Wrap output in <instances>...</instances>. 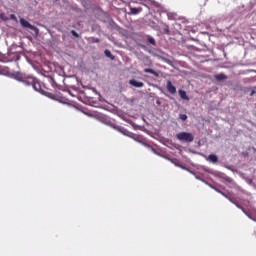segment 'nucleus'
<instances>
[{"label": "nucleus", "mask_w": 256, "mask_h": 256, "mask_svg": "<svg viewBox=\"0 0 256 256\" xmlns=\"http://www.w3.org/2000/svg\"><path fill=\"white\" fill-rule=\"evenodd\" d=\"M178 93L180 99H183V101H189V96H187V92L185 90H179Z\"/></svg>", "instance_id": "obj_8"}, {"label": "nucleus", "mask_w": 256, "mask_h": 256, "mask_svg": "<svg viewBox=\"0 0 256 256\" xmlns=\"http://www.w3.org/2000/svg\"><path fill=\"white\" fill-rule=\"evenodd\" d=\"M71 35H73V37H76V39H78L79 37V34L75 30L71 31Z\"/></svg>", "instance_id": "obj_16"}, {"label": "nucleus", "mask_w": 256, "mask_h": 256, "mask_svg": "<svg viewBox=\"0 0 256 256\" xmlns=\"http://www.w3.org/2000/svg\"><path fill=\"white\" fill-rule=\"evenodd\" d=\"M130 12H128V15H139V13L143 12V8L138 7V8H134V7H129Z\"/></svg>", "instance_id": "obj_5"}, {"label": "nucleus", "mask_w": 256, "mask_h": 256, "mask_svg": "<svg viewBox=\"0 0 256 256\" xmlns=\"http://www.w3.org/2000/svg\"><path fill=\"white\" fill-rule=\"evenodd\" d=\"M14 79L26 85V87H33L34 91L37 93H44L43 88L41 87V82L31 75H27L25 73L16 72L14 74Z\"/></svg>", "instance_id": "obj_1"}, {"label": "nucleus", "mask_w": 256, "mask_h": 256, "mask_svg": "<svg viewBox=\"0 0 256 256\" xmlns=\"http://www.w3.org/2000/svg\"><path fill=\"white\" fill-rule=\"evenodd\" d=\"M144 73H150L151 75H154L155 77H159V73H157L155 70L151 68L144 69Z\"/></svg>", "instance_id": "obj_9"}, {"label": "nucleus", "mask_w": 256, "mask_h": 256, "mask_svg": "<svg viewBox=\"0 0 256 256\" xmlns=\"http://www.w3.org/2000/svg\"><path fill=\"white\" fill-rule=\"evenodd\" d=\"M129 84L132 85V87H144L145 84L143 82H139L135 79L129 80Z\"/></svg>", "instance_id": "obj_6"}, {"label": "nucleus", "mask_w": 256, "mask_h": 256, "mask_svg": "<svg viewBox=\"0 0 256 256\" xmlns=\"http://www.w3.org/2000/svg\"><path fill=\"white\" fill-rule=\"evenodd\" d=\"M148 43H150V45H156L155 38L148 36Z\"/></svg>", "instance_id": "obj_12"}, {"label": "nucleus", "mask_w": 256, "mask_h": 256, "mask_svg": "<svg viewBox=\"0 0 256 256\" xmlns=\"http://www.w3.org/2000/svg\"><path fill=\"white\" fill-rule=\"evenodd\" d=\"M0 18L2 19V21H9V18L5 17V14L3 13L0 14Z\"/></svg>", "instance_id": "obj_15"}, {"label": "nucleus", "mask_w": 256, "mask_h": 256, "mask_svg": "<svg viewBox=\"0 0 256 256\" xmlns=\"http://www.w3.org/2000/svg\"><path fill=\"white\" fill-rule=\"evenodd\" d=\"M176 139H178V141H182L183 143H193L195 137L190 132H180L176 135Z\"/></svg>", "instance_id": "obj_2"}, {"label": "nucleus", "mask_w": 256, "mask_h": 256, "mask_svg": "<svg viewBox=\"0 0 256 256\" xmlns=\"http://www.w3.org/2000/svg\"><path fill=\"white\" fill-rule=\"evenodd\" d=\"M10 19L12 21H17V16H15V14H10Z\"/></svg>", "instance_id": "obj_17"}, {"label": "nucleus", "mask_w": 256, "mask_h": 256, "mask_svg": "<svg viewBox=\"0 0 256 256\" xmlns=\"http://www.w3.org/2000/svg\"><path fill=\"white\" fill-rule=\"evenodd\" d=\"M104 55H106L109 59H115V56H113V54H111L110 50H105L104 51Z\"/></svg>", "instance_id": "obj_11"}, {"label": "nucleus", "mask_w": 256, "mask_h": 256, "mask_svg": "<svg viewBox=\"0 0 256 256\" xmlns=\"http://www.w3.org/2000/svg\"><path fill=\"white\" fill-rule=\"evenodd\" d=\"M215 79H217V81H224V79H227V75H225V74H217L215 76Z\"/></svg>", "instance_id": "obj_10"}, {"label": "nucleus", "mask_w": 256, "mask_h": 256, "mask_svg": "<svg viewBox=\"0 0 256 256\" xmlns=\"http://www.w3.org/2000/svg\"><path fill=\"white\" fill-rule=\"evenodd\" d=\"M233 203L236 205V207H238V209H241V211H243V213H245V215H247V211L245 210V208H243L241 205H239L236 202H233Z\"/></svg>", "instance_id": "obj_13"}, {"label": "nucleus", "mask_w": 256, "mask_h": 256, "mask_svg": "<svg viewBox=\"0 0 256 256\" xmlns=\"http://www.w3.org/2000/svg\"><path fill=\"white\" fill-rule=\"evenodd\" d=\"M20 24L22 25V27H24L25 29H31V31H39L37 29V27L31 25V23H29V21L25 20V18H21L20 19Z\"/></svg>", "instance_id": "obj_3"}, {"label": "nucleus", "mask_w": 256, "mask_h": 256, "mask_svg": "<svg viewBox=\"0 0 256 256\" xmlns=\"http://www.w3.org/2000/svg\"><path fill=\"white\" fill-rule=\"evenodd\" d=\"M166 89L168 93H171V95H175V93H177V88L173 85L171 81H167Z\"/></svg>", "instance_id": "obj_4"}, {"label": "nucleus", "mask_w": 256, "mask_h": 256, "mask_svg": "<svg viewBox=\"0 0 256 256\" xmlns=\"http://www.w3.org/2000/svg\"><path fill=\"white\" fill-rule=\"evenodd\" d=\"M206 161H209V163H217L219 161V157H217L215 154H210L206 158Z\"/></svg>", "instance_id": "obj_7"}, {"label": "nucleus", "mask_w": 256, "mask_h": 256, "mask_svg": "<svg viewBox=\"0 0 256 256\" xmlns=\"http://www.w3.org/2000/svg\"><path fill=\"white\" fill-rule=\"evenodd\" d=\"M179 119H180L181 121H187V114H180V115H179Z\"/></svg>", "instance_id": "obj_14"}]
</instances>
